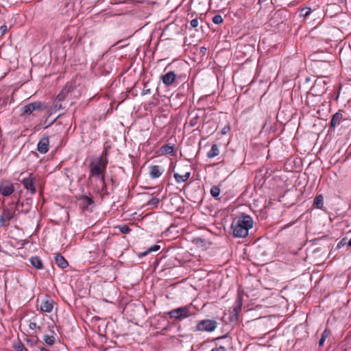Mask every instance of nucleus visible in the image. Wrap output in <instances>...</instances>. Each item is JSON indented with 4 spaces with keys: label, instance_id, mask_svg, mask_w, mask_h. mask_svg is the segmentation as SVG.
I'll list each match as a JSON object with an SVG mask.
<instances>
[{
    "label": "nucleus",
    "instance_id": "36",
    "mask_svg": "<svg viewBox=\"0 0 351 351\" xmlns=\"http://www.w3.org/2000/svg\"><path fill=\"white\" fill-rule=\"evenodd\" d=\"M28 326L31 330H36V329L40 330V327L37 326L36 323L32 320H29Z\"/></svg>",
    "mask_w": 351,
    "mask_h": 351
},
{
    "label": "nucleus",
    "instance_id": "4",
    "mask_svg": "<svg viewBox=\"0 0 351 351\" xmlns=\"http://www.w3.org/2000/svg\"><path fill=\"white\" fill-rule=\"evenodd\" d=\"M47 108V105L40 101H36L24 106L22 108V116H36V112H41Z\"/></svg>",
    "mask_w": 351,
    "mask_h": 351
},
{
    "label": "nucleus",
    "instance_id": "48",
    "mask_svg": "<svg viewBox=\"0 0 351 351\" xmlns=\"http://www.w3.org/2000/svg\"><path fill=\"white\" fill-rule=\"evenodd\" d=\"M27 341L29 342V343H32V341L27 339Z\"/></svg>",
    "mask_w": 351,
    "mask_h": 351
},
{
    "label": "nucleus",
    "instance_id": "9",
    "mask_svg": "<svg viewBox=\"0 0 351 351\" xmlns=\"http://www.w3.org/2000/svg\"><path fill=\"white\" fill-rule=\"evenodd\" d=\"M254 221L252 218L243 213V239L249 234V230L253 228Z\"/></svg>",
    "mask_w": 351,
    "mask_h": 351
},
{
    "label": "nucleus",
    "instance_id": "2",
    "mask_svg": "<svg viewBox=\"0 0 351 351\" xmlns=\"http://www.w3.org/2000/svg\"><path fill=\"white\" fill-rule=\"evenodd\" d=\"M12 202L10 207H6L3 209L2 214L0 216V223L1 226H7L9 224L10 220L13 219L16 216V212L18 210L20 206H23V204L21 203L19 199L16 202V206Z\"/></svg>",
    "mask_w": 351,
    "mask_h": 351
},
{
    "label": "nucleus",
    "instance_id": "34",
    "mask_svg": "<svg viewBox=\"0 0 351 351\" xmlns=\"http://www.w3.org/2000/svg\"><path fill=\"white\" fill-rule=\"evenodd\" d=\"M160 202V199L157 197L152 198L148 202L147 205L150 206L156 207Z\"/></svg>",
    "mask_w": 351,
    "mask_h": 351
},
{
    "label": "nucleus",
    "instance_id": "32",
    "mask_svg": "<svg viewBox=\"0 0 351 351\" xmlns=\"http://www.w3.org/2000/svg\"><path fill=\"white\" fill-rule=\"evenodd\" d=\"M13 347L16 351H28L23 343L21 341L16 343Z\"/></svg>",
    "mask_w": 351,
    "mask_h": 351
},
{
    "label": "nucleus",
    "instance_id": "19",
    "mask_svg": "<svg viewBox=\"0 0 351 351\" xmlns=\"http://www.w3.org/2000/svg\"><path fill=\"white\" fill-rule=\"evenodd\" d=\"M160 152L161 154L174 155V146L170 144L164 145L160 148Z\"/></svg>",
    "mask_w": 351,
    "mask_h": 351
},
{
    "label": "nucleus",
    "instance_id": "31",
    "mask_svg": "<svg viewBox=\"0 0 351 351\" xmlns=\"http://www.w3.org/2000/svg\"><path fill=\"white\" fill-rule=\"evenodd\" d=\"M43 339L47 344L50 346L53 345L55 342V337L53 335H46L44 336Z\"/></svg>",
    "mask_w": 351,
    "mask_h": 351
},
{
    "label": "nucleus",
    "instance_id": "35",
    "mask_svg": "<svg viewBox=\"0 0 351 351\" xmlns=\"http://www.w3.org/2000/svg\"><path fill=\"white\" fill-rule=\"evenodd\" d=\"M117 228L123 234H128L131 231V229L126 225L119 226Z\"/></svg>",
    "mask_w": 351,
    "mask_h": 351
},
{
    "label": "nucleus",
    "instance_id": "5",
    "mask_svg": "<svg viewBox=\"0 0 351 351\" xmlns=\"http://www.w3.org/2000/svg\"><path fill=\"white\" fill-rule=\"evenodd\" d=\"M219 323L215 319H206L199 321L194 327V332H212L218 326Z\"/></svg>",
    "mask_w": 351,
    "mask_h": 351
},
{
    "label": "nucleus",
    "instance_id": "33",
    "mask_svg": "<svg viewBox=\"0 0 351 351\" xmlns=\"http://www.w3.org/2000/svg\"><path fill=\"white\" fill-rule=\"evenodd\" d=\"M212 21L216 25L221 24L223 21L222 16L219 14L214 16Z\"/></svg>",
    "mask_w": 351,
    "mask_h": 351
},
{
    "label": "nucleus",
    "instance_id": "39",
    "mask_svg": "<svg viewBox=\"0 0 351 351\" xmlns=\"http://www.w3.org/2000/svg\"><path fill=\"white\" fill-rule=\"evenodd\" d=\"M211 351H226V349L223 346H219L214 348L211 350Z\"/></svg>",
    "mask_w": 351,
    "mask_h": 351
},
{
    "label": "nucleus",
    "instance_id": "3",
    "mask_svg": "<svg viewBox=\"0 0 351 351\" xmlns=\"http://www.w3.org/2000/svg\"><path fill=\"white\" fill-rule=\"evenodd\" d=\"M191 308L192 304L180 306L169 311L168 315L171 319H174L177 321H182L194 315L191 311Z\"/></svg>",
    "mask_w": 351,
    "mask_h": 351
},
{
    "label": "nucleus",
    "instance_id": "27",
    "mask_svg": "<svg viewBox=\"0 0 351 351\" xmlns=\"http://www.w3.org/2000/svg\"><path fill=\"white\" fill-rule=\"evenodd\" d=\"M313 206L315 208L322 209L324 206V197L322 195H319L315 197L313 202Z\"/></svg>",
    "mask_w": 351,
    "mask_h": 351
},
{
    "label": "nucleus",
    "instance_id": "15",
    "mask_svg": "<svg viewBox=\"0 0 351 351\" xmlns=\"http://www.w3.org/2000/svg\"><path fill=\"white\" fill-rule=\"evenodd\" d=\"M53 307V302L52 300H46L41 303L40 309L42 311L49 313Z\"/></svg>",
    "mask_w": 351,
    "mask_h": 351
},
{
    "label": "nucleus",
    "instance_id": "25",
    "mask_svg": "<svg viewBox=\"0 0 351 351\" xmlns=\"http://www.w3.org/2000/svg\"><path fill=\"white\" fill-rule=\"evenodd\" d=\"M62 103V101L55 99L53 101V107L48 111L49 115L53 112V110L57 111L64 109L65 106H64Z\"/></svg>",
    "mask_w": 351,
    "mask_h": 351
},
{
    "label": "nucleus",
    "instance_id": "38",
    "mask_svg": "<svg viewBox=\"0 0 351 351\" xmlns=\"http://www.w3.org/2000/svg\"><path fill=\"white\" fill-rule=\"evenodd\" d=\"M151 93V90L149 88H147V86L146 85L144 86V88L142 90V93H141V95H149Z\"/></svg>",
    "mask_w": 351,
    "mask_h": 351
},
{
    "label": "nucleus",
    "instance_id": "21",
    "mask_svg": "<svg viewBox=\"0 0 351 351\" xmlns=\"http://www.w3.org/2000/svg\"><path fill=\"white\" fill-rule=\"evenodd\" d=\"M29 261L31 265L37 269H41L43 267L41 259L38 256H32L30 258Z\"/></svg>",
    "mask_w": 351,
    "mask_h": 351
},
{
    "label": "nucleus",
    "instance_id": "16",
    "mask_svg": "<svg viewBox=\"0 0 351 351\" xmlns=\"http://www.w3.org/2000/svg\"><path fill=\"white\" fill-rule=\"evenodd\" d=\"M71 86H66L64 87L61 92L57 95L55 99H58V101H64L69 93L71 91Z\"/></svg>",
    "mask_w": 351,
    "mask_h": 351
},
{
    "label": "nucleus",
    "instance_id": "22",
    "mask_svg": "<svg viewBox=\"0 0 351 351\" xmlns=\"http://www.w3.org/2000/svg\"><path fill=\"white\" fill-rule=\"evenodd\" d=\"M91 184L93 186L95 191L97 193H99L101 195L103 196V195L107 194L106 184H105V188L103 189V190L101 191H98V189H99V186H101V184H100V182H98L97 179H93V183H91Z\"/></svg>",
    "mask_w": 351,
    "mask_h": 351
},
{
    "label": "nucleus",
    "instance_id": "6",
    "mask_svg": "<svg viewBox=\"0 0 351 351\" xmlns=\"http://www.w3.org/2000/svg\"><path fill=\"white\" fill-rule=\"evenodd\" d=\"M241 311V287L238 289L237 299L232 306V309L230 312L229 321L232 324H237L239 321V316Z\"/></svg>",
    "mask_w": 351,
    "mask_h": 351
},
{
    "label": "nucleus",
    "instance_id": "12",
    "mask_svg": "<svg viewBox=\"0 0 351 351\" xmlns=\"http://www.w3.org/2000/svg\"><path fill=\"white\" fill-rule=\"evenodd\" d=\"M176 79V75L174 71H169L160 76V80L164 84L167 86H171Z\"/></svg>",
    "mask_w": 351,
    "mask_h": 351
},
{
    "label": "nucleus",
    "instance_id": "24",
    "mask_svg": "<svg viewBox=\"0 0 351 351\" xmlns=\"http://www.w3.org/2000/svg\"><path fill=\"white\" fill-rule=\"evenodd\" d=\"M81 204L84 208H88V206L92 205L94 202L93 199L86 195H83L80 197Z\"/></svg>",
    "mask_w": 351,
    "mask_h": 351
},
{
    "label": "nucleus",
    "instance_id": "46",
    "mask_svg": "<svg viewBox=\"0 0 351 351\" xmlns=\"http://www.w3.org/2000/svg\"><path fill=\"white\" fill-rule=\"evenodd\" d=\"M204 49L205 50L206 49H205V48H204V47H202V48H201V51H204Z\"/></svg>",
    "mask_w": 351,
    "mask_h": 351
},
{
    "label": "nucleus",
    "instance_id": "13",
    "mask_svg": "<svg viewBox=\"0 0 351 351\" xmlns=\"http://www.w3.org/2000/svg\"><path fill=\"white\" fill-rule=\"evenodd\" d=\"M49 140L48 136L42 138L37 145V150L40 154H46L49 150Z\"/></svg>",
    "mask_w": 351,
    "mask_h": 351
},
{
    "label": "nucleus",
    "instance_id": "42",
    "mask_svg": "<svg viewBox=\"0 0 351 351\" xmlns=\"http://www.w3.org/2000/svg\"><path fill=\"white\" fill-rule=\"evenodd\" d=\"M322 85V83L321 82H316L315 85H314V88H317V86H319Z\"/></svg>",
    "mask_w": 351,
    "mask_h": 351
},
{
    "label": "nucleus",
    "instance_id": "1",
    "mask_svg": "<svg viewBox=\"0 0 351 351\" xmlns=\"http://www.w3.org/2000/svg\"><path fill=\"white\" fill-rule=\"evenodd\" d=\"M107 151L104 150L101 156L95 158L89 165L90 175L88 180L93 183V179H97L101 186L98 191H102L105 188V173L108 165Z\"/></svg>",
    "mask_w": 351,
    "mask_h": 351
},
{
    "label": "nucleus",
    "instance_id": "23",
    "mask_svg": "<svg viewBox=\"0 0 351 351\" xmlns=\"http://www.w3.org/2000/svg\"><path fill=\"white\" fill-rule=\"evenodd\" d=\"M228 3L229 0H211V3L219 10L225 9Z\"/></svg>",
    "mask_w": 351,
    "mask_h": 351
},
{
    "label": "nucleus",
    "instance_id": "28",
    "mask_svg": "<svg viewBox=\"0 0 351 351\" xmlns=\"http://www.w3.org/2000/svg\"><path fill=\"white\" fill-rule=\"evenodd\" d=\"M160 248V245H154L152 247H149L146 251L139 254L138 257H140V258L144 257L151 252H156V251L159 250Z\"/></svg>",
    "mask_w": 351,
    "mask_h": 351
},
{
    "label": "nucleus",
    "instance_id": "8",
    "mask_svg": "<svg viewBox=\"0 0 351 351\" xmlns=\"http://www.w3.org/2000/svg\"><path fill=\"white\" fill-rule=\"evenodd\" d=\"M24 188L30 193L31 195H34L36 193L35 187V177L32 173H29L27 178H24L21 181Z\"/></svg>",
    "mask_w": 351,
    "mask_h": 351
},
{
    "label": "nucleus",
    "instance_id": "43",
    "mask_svg": "<svg viewBox=\"0 0 351 351\" xmlns=\"http://www.w3.org/2000/svg\"><path fill=\"white\" fill-rule=\"evenodd\" d=\"M56 120V119H55L51 123H49L45 128L50 126Z\"/></svg>",
    "mask_w": 351,
    "mask_h": 351
},
{
    "label": "nucleus",
    "instance_id": "7",
    "mask_svg": "<svg viewBox=\"0 0 351 351\" xmlns=\"http://www.w3.org/2000/svg\"><path fill=\"white\" fill-rule=\"evenodd\" d=\"M14 191V184L7 179L0 180V194L5 197L10 196Z\"/></svg>",
    "mask_w": 351,
    "mask_h": 351
},
{
    "label": "nucleus",
    "instance_id": "26",
    "mask_svg": "<svg viewBox=\"0 0 351 351\" xmlns=\"http://www.w3.org/2000/svg\"><path fill=\"white\" fill-rule=\"evenodd\" d=\"M331 335V332L328 328H326L322 334L321 338L319 341V346H323L327 338Z\"/></svg>",
    "mask_w": 351,
    "mask_h": 351
},
{
    "label": "nucleus",
    "instance_id": "30",
    "mask_svg": "<svg viewBox=\"0 0 351 351\" xmlns=\"http://www.w3.org/2000/svg\"><path fill=\"white\" fill-rule=\"evenodd\" d=\"M221 193L220 189L217 186H213L210 189V194L213 197L217 198Z\"/></svg>",
    "mask_w": 351,
    "mask_h": 351
},
{
    "label": "nucleus",
    "instance_id": "17",
    "mask_svg": "<svg viewBox=\"0 0 351 351\" xmlns=\"http://www.w3.org/2000/svg\"><path fill=\"white\" fill-rule=\"evenodd\" d=\"M54 261L58 266H59L60 268L64 269L69 265L66 260L60 254H56L54 258Z\"/></svg>",
    "mask_w": 351,
    "mask_h": 351
},
{
    "label": "nucleus",
    "instance_id": "14",
    "mask_svg": "<svg viewBox=\"0 0 351 351\" xmlns=\"http://www.w3.org/2000/svg\"><path fill=\"white\" fill-rule=\"evenodd\" d=\"M342 118L343 114L340 112H337L333 114L330 123V129L334 130L335 128L340 123Z\"/></svg>",
    "mask_w": 351,
    "mask_h": 351
},
{
    "label": "nucleus",
    "instance_id": "11",
    "mask_svg": "<svg viewBox=\"0 0 351 351\" xmlns=\"http://www.w3.org/2000/svg\"><path fill=\"white\" fill-rule=\"evenodd\" d=\"M246 247L243 249V253L246 256H244L243 255V259L247 258L249 259L250 257L256 256V254L255 253L256 250L258 247V245L256 244V243H252V245H245Z\"/></svg>",
    "mask_w": 351,
    "mask_h": 351
},
{
    "label": "nucleus",
    "instance_id": "44",
    "mask_svg": "<svg viewBox=\"0 0 351 351\" xmlns=\"http://www.w3.org/2000/svg\"><path fill=\"white\" fill-rule=\"evenodd\" d=\"M348 245L351 247V239L349 240L348 243Z\"/></svg>",
    "mask_w": 351,
    "mask_h": 351
},
{
    "label": "nucleus",
    "instance_id": "37",
    "mask_svg": "<svg viewBox=\"0 0 351 351\" xmlns=\"http://www.w3.org/2000/svg\"><path fill=\"white\" fill-rule=\"evenodd\" d=\"M190 25H191V27H193V28L197 27L199 25L198 20L197 19H194L191 20L190 22Z\"/></svg>",
    "mask_w": 351,
    "mask_h": 351
},
{
    "label": "nucleus",
    "instance_id": "45",
    "mask_svg": "<svg viewBox=\"0 0 351 351\" xmlns=\"http://www.w3.org/2000/svg\"><path fill=\"white\" fill-rule=\"evenodd\" d=\"M40 351H47V350L44 348H42Z\"/></svg>",
    "mask_w": 351,
    "mask_h": 351
},
{
    "label": "nucleus",
    "instance_id": "29",
    "mask_svg": "<svg viewBox=\"0 0 351 351\" xmlns=\"http://www.w3.org/2000/svg\"><path fill=\"white\" fill-rule=\"evenodd\" d=\"M219 154V150L217 145H213L210 150L207 153V156L209 158H213Z\"/></svg>",
    "mask_w": 351,
    "mask_h": 351
},
{
    "label": "nucleus",
    "instance_id": "40",
    "mask_svg": "<svg viewBox=\"0 0 351 351\" xmlns=\"http://www.w3.org/2000/svg\"><path fill=\"white\" fill-rule=\"evenodd\" d=\"M0 29L1 30L2 34H4L8 30L6 25H2Z\"/></svg>",
    "mask_w": 351,
    "mask_h": 351
},
{
    "label": "nucleus",
    "instance_id": "18",
    "mask_svg": "<svg viewBox=\"0 0 351 351\" xmlns=\"http://www.w3.org/2000/svg\"><path fill=\"white\" fill-rule=\"evenodd\" d=\"M162 171L160 166L152 165L150 167L149 174L152 178H158L161 176Z\"/></svg>",
    "mask_w": 351,
    "mask_h": 351
},
{
    "label": "nucleus",
    "instance_id": "47",
    "mask_svg": "<svg viewBox=\"0 0 351 351\" xmlns=\"http://www.w3.org/2000/svg\"><path fill=\"white\" fill-rule=\"evenodd\" d=\"M204 49L205 50L206 49H205V48H204V47H202V48H201V51H204Z\"/></svg>",
    "mask_w": 351,
    "mask_h": 351
},
{
    "label": "nucleus",
    "instance_id": "10",
    "mask_svg": "<svg viewBox=\"0 0 351 351\" xmlns=\"http://www.w3.org/2000/svg\"><path fill=\"white\" fill-rule=\"evenodd\" d=\"M231 229L234 237H241V217H239L233 220Z\"/></svg>",
    "mask_w": 351,
    "mask_h": 351
},
{
    "label": "nucleus",
    "instance_id": "41",
    "mask_svg": "<svg viewBox=\"0 0 351 351\" xmlns=\"http://www.w3.org/2000/svg\"><path fill=\"white\" fill-rule=\"evenodd\" d=\"M304 11H306L305 13L303 14V15L304 16H307L310 14V12H311V10L309 8L307 9V10L306 9H303L302 12H304Z\"/></svg>",
    "mask_w": 351,
    "mask_h": 351
},
{
    "label": "nucleus",
    "instance_id": "20",
    "mask_svg": "<svg viewBox=\"0 0 351 351\" xmlns=\"http://www.w3.org/2000/svg\"><path fill=\"white\" fill-rule=\"evenodd\" d=\"M190 176H191L190 172H186L184 174H182V175H181L178 173H175L173 176H174L176 181L178 183H180V182H184L187 181L189 179Z\"/></svg>",
    "mask_w": 351,
    "mask_h": 351
}]
</instances>
